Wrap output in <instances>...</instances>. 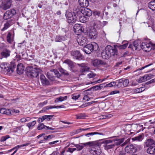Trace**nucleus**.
Instances as JSON below:
<instances>
[{"label": "nucleus", "instance_id": "nucleus-1", "mask_svg": "<svg viewBox=\"0 0 155 155\" xmlns=\"http://www.w3.org/2000/svg\"><path fill=\"white\" fill-rule=\"evenodd\" d=\"M101 145L100 143L98 141L89 142L86 143H82L79 144H75L74 146L77 148V151H80L82 150L83 148L86 146H94L96 147H99Z\"/></svg>", "mask_w": 155, "mask_h": 155}, {"label": "nucleus", "instance_id": "nucleus-2", "mask_svg": "<svg viewBox=\"0 0 155 155\" xmlns=\"http://www.w3.org/2000/svg\"><path fill=\"white\" fill-rule=\"evenodd\" d=\"M140 145L130 144L126 146L125 148V150L127 153H134L136 152L137 149H140Z\"/></svg>", "mask_w": 155, "mask_h": 155}, {"label": "nucleus", "instance_id": "nucleus-3", "mask_svg": "<svg viewBox=\"0 0 155 155\" xmlns=\"http://www.w3.org/2000/svg\"><path fill=\"white\" fill-rule=\"evenodd\" d=\"M40 70L34 68H30L27 69L26 72V74L29 77L32 78L37 77L39 73L40 72Z\"/></svg>", "mask_w": 155, "mask_h": 155}, {"label": "nucleus", "instance_id": "nucleus-4", "mask_svg": "<svg viewBox=\"0 0 155 155\" xmlns=\"http://www.w3.org/2000/svg\"><path fill=\"white\" fill-rule=\"evenodd\" d=\"M87 31L89 35V37L91 39H94L97 37V32L94 28L90 27Z\"/></svg>", "mask_w": 155, "mask_h": 155}, {"label": "nucleus", "instance_id": "nucleus-5", "mask_svg": "<svg viewBox=\"0 0 155 155\" xmlns=\"http://www.w3.org/2000/svg\"><path fill=\"white\" fill-rule=\"evenodd\" d=\"M77 15L72 12H69L66 15L68 22L69 24H73L77 20Z\"/></svg>", "mask_w": 155, "mask_h": 155}, {"label": "nucleus", "instance_id": "nucleus-6", "mask_svg": "<svg viewBox=\"0 0 155 155\" xmlns=\"http://www.w3.org/2000/svg\"><path fill=\"white\" fill-rule=\"evenodd\" d=\"M16 14V10L14 9L8 10L4 13L3 18L4 19L7 20L12 17Z\"/></svg>", "mask_w": 155, "mask_h": 155}, {"label": "nucleus", "instance_id": "nucleus-7", "mask_svg": "<svg viewBox=\"0 0 155 155\" xmlns=\"http://www.w3.org/2000/svg\"><path fill=\"white\" fill-rule=\"evenodd\" d=\"M71 56L73 58L78 60H83L84 57L81 54L80 52L78 51H72L71 52Z\"/></svg>", "mask_w": 155, "mask_h": 155}, {"label": "nucleus", "instance_id": "nucleus-8", "mask_svg": "<svg viewBox=\"0 0 155 155\" xmlns=\"http://www.w3.org/2000/svg\"><path fill=\"white\" fill-rule=\"evenodd\" d=\"M78 44L81 46H84L87 44V39L86 37L81 35L79 36L77 39Z\"/></svg>", "mask_w": 155, "mask_h": 155}, {"label": "nucleus", "instance_id": "nucleus-9", "mask_svg": "<svg viewBox=\"0 0 155 155\" xmlns=\"http://www.w3.org/2000/svg\"><path fill=\"white\" fill-rule=\"evenodd\" d=\"M116 45H114V47L110 45H107L105 48V49L107 52L110 55V57L114 55L116 53Z\"/></svg>", "mask_w": 155, "mask_h": 155}, {"label": "nucleus", "instance_id": "nucleus-10", "mask_svg": "<svg viewBox=\"0 0 155 155\" xmlns=\"http://www.w3.org/2000/svg\"><path fill=\"white\" fill-rule=\"evenodd\" d=\"M82 26L79 24H75L74 26V32L78 35H80L83 32Z\"/></svg>", "mask_w": 155, "mask_h": 155}, {"label": "nucleus", "instance_id": "nucleus-11", "mask_svg": "<svg viewBox=\"0 0 155 155\" xmlns=\"http://www.w3.org/2000/svg\"><path fill=\"white\" fill-rule=\"evenodd\" d=\"M59 75V72L56 69L51 70L50 71L47 73V75L48 78L51 79L54 77V75L58 77Z\"/></svg>", "mask_w": 155, "mask_h": 155}, {"label": "nucleus", "instance_id": "nucleus-12", "mask_svg": "<svg viewBox=\"0 0 155 155\" xmlns=\"http://www.w3.org/2000/svg\"><path fill=\"white\" fill-rule=\"evenodd\" d=\"M93 65L95 67L102 66L106 64V62L101 60L98 59H94L92 61Z\"/></svg>", "mask_w": 155, "mask_h": 155}, {"label": "nucleus", "instance_id": "nucleus-13", "mask_svg": "<svg viewBox=\"0 0 155 155\" xmlns=\"http://www.w3.org/2000/svg\"><path fill=\"white\" fill-rule=\"evenodd\" d=\"M140 46L143 51L146 52L149 51L152 49L150 42L147 43L145 42H143L141 44Z\"/></svg>", "mask_w": 155, "mask_h": 155}, {"label": "nucleus", "instance_id": "nucleus-14", "mask_svg": "<svg viewBox=\"0 0 155 155\" xmlns=\"http://www.w3.org/2000/svg\"><path fill=\"white\" fill-rule=\"evenodd\" d=\"M12 3V0H6L3 2L2 5V9L4 10H6L11 7Z\"/></svg>", "mask_w": 155, "mask_h": 155}, {"label": "nucleus", "instance_id": "nucleus-15", "mask_svg": "<svg viewBox=\"0 0 155 155\" xmlns=\"http://www.w3.org/2000/svg\"><path fill=\"white\" fill-rule=\"evenodd\" d=\"M144 145L147 147L155 145V140L150 138L147 139L144 142Z\"/></svg>", "mask_w": 155, "mask_h": 155}, {"label": "nucleus", "instance_id": "nucleus-16", "mask_svg": "<svg viewBox=\"0 0 155 155\" xmlns=\"http://www.w3.org/2000/svg\"><path fill=\"white\" fill-rule=\"evenodd\" d=\"M96 134L103 135V134L102 133L94 132L87 134L85 135V136H86V139L89 140H91L94 138V135Z\"/></svg>", "mask_w": 155, "mask_h": 155}, {"label": "nucleus", "instance_id": "nucleus-17", "mask_svg": "<svg viewBox=\"0 0 155 155\" xmlns=\"http://www.w3.org/2000/svg\"><path fill=\"white\" fill-rule=\"evenodd\" d=\"M81 6L78 5H75L73 8V12H72L74 14L79 16L80 14H82V10L81 11Z\"/></svg>", "mask_w": 155, "mask_h": 155}, {"label": "nucleus", "instance_id": "nucleus-18", "mask_svg": "<svg viewBox=\"0 0 155 155\" xmlns=\"http://www.w3.org/2000/svg\"><path fill=\"white\" fill-rule=\"evenodd\" d=\"M83 50L87 54H89L93 51L92 44H89L84 46Z\"/></svg>", "mask_w": 155, "mask_h": 155}, {"label": "nucleus", "instance_id": "nucleus-19", "mask_svg": "<svg viewBox=\"0 0 155 155\" xmlns=\"http://www.w3.org/2000/svg\"><path fill=\"white\" fill-rule=\"evenodd\" d=\"M40 80L42 85L44 86H48L50 84L49 81L43 75H40Z\"/></svg>", "mask_w": 155, "mask_h": 155}, {"label": "nucleus", "instance_id": "nucleus-20", "mask_svg": "<svg viewBox=\"0 0 155 155\" xmlns=\"http://www.w3.org/2000/svg\"><path fill=\"white\" fill-rule=\"evenodd\" d=\"M113 141V140H110L106 141V145L104 146V148L106 150H108L112 148L115 146V144H110V143H112Z\"/></svg>", "mask_w": 155, "mask_h": 155}, {"label": "nucleus", "instance_id": "nucleus-21", "mask_svg": "<svg viewBox=\"0 0 155 155\" xmlns=\"http://www.w3.org/2000/svg\"><path fill=\"white\" fill-rule=\"evenodd\" d=\"M82 14L84 15L90 16L92 14V11L89 8H84V9H82Z\"/></svg>", "mask_w": 155, "mask_h": 155}, {"label": "nucleus", "instance_id": "nucleus-22", "mask_svg": "<svg viewBox=\"0 0 155 155\" xmlns=\"http://www.w3.org/2000/svg\"><path fill=\"white\" fill-rule=\"evenodd\" d=\"M16 65L15 63L12 62H11L10 65L8 67V74H10L12 73L16 68Z\"/></svg>", "mask_w": 155, "mask_h": 155}, {"label": "nucleus", "instance_id": "nucleus-23", "mask_svg": "<svg viewBox=\"0 0 155 155\" xmlns=\"http://www.w3.org/2000/svg\"><path fill=\"white\" fill-rule=\"evenodd\" d=\"M101 56L103 59H108L110 57V55L107 52L105 48L102 51Z\"/></svg>", "mask_w": 155, "mask_h": 155}, {"label": "nucleus", "instance_id": "nucleus-24", "mask_svg": "<svg viewBox=\"0 0 155 155\" xmlns=\"http://www.w3.org/2000/svg\"><path fill=\"white\" fill-rule=\"evenodd\" d=\"M0 70H1V71L6 73V74H8V67L4 63H2L0 65Z\"/></svg>", "mask_w": 155, "mask_h": 155}, {"label": "nucleus", "instance_id": "nucleus-25", "mask_svg": "<svg viewBox=\"0 0 155 155\" xmlns=\"http://www.w3.org/2000/svg\"><path fill=\"white\" fill-rule=\"evenodd\" d=\"M78 2L81 7H87L89 5V1L88 0H79Z\"/></svg>", "mask_w": 155, "mask_h": 155}, {"label": "nucleus", "instance_id": "nucleus-26", "mask_svg": "<svg viewBox=\"0 0 155 155\" xmlns=\"http://www.w3.org/2000/svg\"><path fill=\"white\" fill-rule=\"evenodd\" d=\"M24 68L22 64H18L17 68V71L18 74H22L23 73Z\"/></svg>", "mask_w": 155, "mask_h": 155}, {"label": "nucleus", "instance_id": "nucleus-27", "mask_svg": "<svg viewBox=\"0 0 155 155\" xmlns=\"http://www.w3.org/2000/svg\"><path fill=\"white\" fill-rule=\"evenodd\" d=\"M44 128L46 130L47 129L51 130H54L55 129L54 128L46 126L44 125L43 123L39 124L37 127L38 129V130H41Z\"/></svg>", "mask_w": 155, "mask_h": 155}, {"label": "nucleus", "instance_id": "nucleus-28", "mask_svg": "<svg viewBox=\"0 0 155 155\" xmlns=\"http://www.w3.org/2000/svg\"><path fill=\"white\" fill-rule=\"evenodd\" d=\"M11 51L10 50L5 49L1 52V55L3 57L7 58L10 55Z\"/></svg>", "mask_w": 155, "mask_h": 155}, {"label": "nucleus", "instance_id": "nucleus-29", "mask_svg": "<svg viewBox=\"0 0 155 155\" xmlns=\"http://www.w3.org/2000/svg\"><path fill=\"white\" fill-rule=\"evenodd\" d=\"M7 41L9 43H12L14 41L12 33L8 32L6 36Z\"/></svg>", "mask_w": 155, "mask_h": 155}, {"label": "nucleus", "instance_id": "nucleus-30", "mask_svg": "<svg viewBox=\"0 0 155 155\" xmlns=\"http://www.w3.org/2000/svg\"><path fill=\"white\" fill-rule=\"evenodd\" d=\"M63 63L67 64L71 69L73 68L74 67V62L69 59H67L65 60L63 62Z\"/></svg>", "mask_w": 155, "mask_h": 155}, {"label": "nucleus", "instance_id": "nucleus-31", "mask_svg": "<svg viewBox=\"0 0 155 155\" xmlns=\"http://www.w3.org/2000/svg\"><path fill=\"white\" fill-rule=\"evenodd\" d=\"M149 8L154 11L155 10V0H153L149 2L148 4Z\"/></svg>", "mask_w": 155, "mask_h": 155}, {"label": "nucleus", "instance_id": "nucleus-32", "mask_svg": "<svg viewBox=\"0 0 155 155\" xmlns=\"http://www.w3.org/2000/svg\"><path fill=\"white\" fill-rule=\"evenodd\" d=\"M147 152L150 154H153L155 153V145L150 146L148 148Z\"/></svg>", "mask_w": 155, "mask_h": 155}, {"label": "nucleus", "instance_id": "nucleus-33", "mask_svg": "<svg viewBox=\"0 0 155 155\" xmlns=\"http://www.w3.org/2000/svg\"><path fill=\"white\" fill-rule=\"evenodd\" d=\"M143 139V136L141 135H140L138 136L135 137L131 138V140L132 141H141Z\"/></svg>", "mask_w": 155, "mask_h": 155}, {"label": "nucleus", "instance_id": "nucleus-34", "mask_svg": "<svg viewBox=\"0 0 155 155\" xmlns=\"http://www.w3.org/2000/svg\"><path fill=\"white\" fill-rule=\"evenodd\" d=\"M78 15L79 16H77V20L79 19V21L82 23H84L86 21V18L84 16H83V14H80Z\"/></svg>", "mask_w": 155, "mask_h": 155}, {"label": "nucleus", "instance_id": "nucleus-35", "mask_svg": "<svg viewBox=\"0 0 155 155\" xmlns=\"http://www.w3.org/2000/svg\"><path fill=\"white\" fill-rule=\"evenodd\" d=\"M67 98V96H65L64 97L60 96L59 97H58L56 98L54 101V102L56 103L58 102L59 101H63L66 100Z\"/></svg>", "mask_w": 155, "mask_h": 155}, {"label": "nucleus", "instance_id": "nucleus-36", "mask_svg": "<svg viewBox=\"0 0 155 155\" xmlns=\"http://www.w3.org/2000/svg\"><path fill=\"white\" fill-rule=\"evenodd\" d=\"M145 90L144 87H141L134 89L133 92L135 93H138L144 91Z\"/></svg>", "mask_w": 155, "mask_h": 155}, {"label": "nucleus", "instance_id": "nucleus-37", "mask_svg": "<svg viewBox=\"0 0 155 155\" xmlns=\"http://www.w3.org/2000/svg\"><path fill=\"white\" fill-rule=\"evenodd\" d=\"M118 84H117V87H124L123 79H120L117 80Z\"/></svg>", "mask_w": 155, "mask_h": 155}, {"label": "nucleus", "instance_id": "nucleus-38", "mask_svg": "<svg viewBox=\"0 0 155 155\" xmlns=\"http://www.w3.org/2000/svg\"><path fill=\"white\" fill-rule=\"evenodd\" d=\"M93 51H97L98 49V45L95 42H93L92 43Z\"/></svg>", "mask_w": 155, "mask_h": 155}, {"label": "nucleus", "instance_id": "nucleus-39", "mask_svg": "<svg viewBox=\"0 0 155 155\" xmlns=\"http://www.w3.org/2000/svg\"><path fill=\"white\" fill-rule=\"evenodd\" d=\"M134 47L135 50H140V46L139 45L137 41H134L133 43Z\"/></svg>", "mask_w": 155, "mask_h": 155}, {"label": "nucleus", "instance_id": "nucleus-40", "mask_svg": "<svg viewBox=\"0 0 155 155\" xmlns=\"http://www.w3.org/2000/svg\"><path fill=\"white\" fill-rule=\"evenodd\" d=\"M52 107H51V106H47L43 107L42 110L40 111V112L41 113L46 112L47 110L49 109H52Z\"/></svg>", "mask_w": 155, "mask_h": 155}, {"label": "nucleus", "instance_id": "nucleus-41", "mask_svg": "<svg viewBox=\"0 0 155 155\" xmlns=\"http://www.w3.org/2000/svg\"><path fill=\"white\" fill-rule=\"evenodd\" d=\"M124 140V138L121 139H117V146L118 145H120L122 144V143Z\"/></svg>", "mask_w": 155, "mask_h": 155}, {"label": "nucleus", "instance_id": "nucleus-42", "mask_svg": "<svg viewBox=\"0 0 155 155\" xmlns=\"http://www.w3.org/2000/svg\"><path fill=\"white\" fill-rule=\"evenodd\" d=\"M116 84V82L114 81L111 82L108 84H106L104 86V87H111L115 86Z\"/></svg>", "mask_w": 155, "mask_h": 155}, {"label": "nucleus", "instance_id": "nucleus-43", "mask_svg": "<svg viewBox=\"0 0 155 155\" xmlns=\"http://www.w3.org/2000/svg\"><path fill=\"white\" fill-rule=\"evenodd\" d=\"M128 43H125L122 45H117V47H118V48L120 49H124L126 48L128 46Z\"/></svg>", "mask_w": 155, "mask_h": 155}, {"label": "nucleus", "instance_id": "nucleus-44", "mask_svg": "<svg viewBox=\"0 0 155 155\" xmlns=\"http://www.w3.org/2000/svg\"><path fill=\"white\" fill-rule=\"evenodd\" d=\"M64 40L63 38L60 36H57L56 37L55 41L56 42H61Z\"/></svg>", "mask_w": 155, "mask_h": 155}, {"label": "nucleus", "instance_id": "nucleus-45", "mask_svg": "<svg viewBox=\"0 0 155 155\" xmlns=\"http://www.w3.org/2000/svg\"><path fill=\"white\" fill-rule=\"evenodd\" d=\"M45 120L49 121L54 116V115H44Z\"/></svg>", "mask_w": 155, "mask_h": 155}, {"label": "nucleus", "instance_id": "nucleus-46", "mask_svg": "<svg viewBox=\"0 0 155 155\" xmlns=\"http://www.w3.org/2000/svg\"><path fill=\"white\" fill-rule=\"evenodd\" d=\"M36 124V122L35 121H33L31 122H30L28 123L27 126L30 128L31 127H33Z\"/></svg>", "mask_w": 155, "mask_h": 155}, {"label": "nucleus", "instance_id": "nucleus-47", "mask_svg": "<svg viewBox=\"0 0 155 155\" xmlns=\"http://www.w3.org/2000/svg\"><path fill=\"white\" fill-rule=\"evenodd\" d=\"M145 77V75L143 77H140L138 80V82L139 83H142V82H145L146 81Z\"/></svg>", "mask_w": 155, "mask_h": 155}, {"label": "nucleus", "instance_id": "nucleus-48", "mask_svg": "<svg viewBox=\"0 0 155 155\" xmlns=\"http://www.w3.org/2000/svg\"><path fill=\"white\" fill-rule=\"evenodd\" d=\"M8 21H7L6 22L8 23L10 26L12 25L13 24H14L15 22V21L14 20L13 18H10L9 19H8Z\"/></svg>", "mask_w": 155, "mask_h": 155}, {"label": "nucleus", "instance_id": "nucleus-49", "mask_svg": "<svg viewBox=\"0 0 155 155\" xmlns=\"http://www.w3.org/2000/svg\"><path fill=\"white\" fill-rule=\"evenodd\" d=\"M30 120V118L28 117L26 118H23L20 120V121L21 123H24L26 121H29Z\"/></svg>", "mask_w": 155, "mask_h": 155}, {"label": "nucleus", "instance_id": "nucleus-50", "mask_svg": "<svg viewBox=\"0 0 155 155\" xmlns=\"http://www.w3.org/2000/svg\"><path fill=\"white\" fill-rule=\"evenodd\" d=\"M123 84L124 87H127L129 83V81L127 79H123Z\"/></svg>", "mask_w": 155, "mask_h": 155}, {"label": "nucleus", "instance_id": "nucleus-51", "mask_svg": "<svg viewBox=\"0 0 155 155\" xmlns=\"http://www.w3.org/2000/svg\"><path fill=\"white\" fill-rule=\"evenodd\" d=\"M60 71L62 74H64L65 75L68 76L69 75L68 72L66 71L62 68L61 69Z\"/></svg>", "mask_w": 155, "mask_h": 155}, {"label": "nucleus", "instance_id": "nucleus-52", "mask_svg": "<svg viewBox=\"0 0 155 155\" xmlns=\"http://www.w3.org/2000/svg\"><path fill=\"white\" fill-rule=\"evenodd\" d=\"M9 138H10V137L8 135H7L5 136L2 137L0 139V141L1 142L4 141H5L6 139Z\"/></svg>", "mask_w": 155, "mask_h": 155}, {"label": "nucleus", "instance_id": "nucleus-53", "mask_svg": "<svg viewBox=\"0 0 155 155\" xmlns=\"http://www.w3.org/2000/svg\"><path fill=\"white\" fill-rule=\"evenodd\" d=\"M10 25H9L8 23L6 22L4 25V27L2 29V31H4V30L7 29L10 26Z\"/></svg>", "mask_w": 155, "mask_h": 155}, {"label": "nucleus", "instance_id": "nucleus-54", "mask_svg": "<svg viewBox=\"0 0 155 155\" xmlns=\"http://www.w3.org/2000/svg\"><path fill=\"white\" fill-rule=\"evenodd\" d=\"M76 119H82L84 118V116L83 114H80L78 115H76Z\"/></svg>", "mask_w": 155, "mask_h": 155}, {"label": "nucleus", "instance_id": "nucleus-55", "mask_svg": "<svg viewBox=\"0 0 155 155\" xmlns=\"http://www.w3.org/2000/svg\"><path fill=\"white\" fill-rule=\"evenodd\" d=\"M152 76L151 74L145 75V77L146 81H147L150 79L152 78Z\"/></svg>", "mask_w": 155, "mask_h": 155}, {"label": "nucleus", "instance_id": "nucleus-56", "mask_svg": "<svg viewBox=\"0 0 155 155\" xmlns=\"http://www.w3.org/2000/svg\"><path fill=\"white\" fill-rule=\"evenodd\" d=\"M5 111L4 114H5L8 115H11V110L10 109H5Z\"/></svg>", "mask_w": 155, "mask_h": 155}, {"label": "nucleus", "instance_id": "nucleus-57", "mask_svg": "<svg viewBox=\"0 0 155 155\" xmlns=\"http://www.w3.org/2000/svg\"><path fill=\"white\" fill-rule=\"evenodd\" d=\"M90 129V128H86V129H82V128L79 129H78L76 131V133L78 134V133H79L81 132V131L87 130L88 129Z\"/></svg>", "mask_w": 155, "mask_h": 155}, {"label": "nucleus", "instance_id": "nucleus-58", "mask_svg": "<svg viewBox=\"0 0 155 155\" xmlns=\"http://www.w3.org/2000/svg\"><path fill=\"white\" fill-rule=\"evenodd\" d=\"M48 103V101H45L43 102H41L38 104V106L39 107H41L45 105H46Z\"/></svg>", "mask_w": 155, "mask_h": 155}, {"label": "nucleus", "instance_id": "nucleus-59", "mask_svg": "<svg viewBox=\"0 0 155 155\" xmlns=\"http://www.w3.org/2000/svg\"><path fill=\"white\" fill-rule=\"evenodd\" d=\"M44 120H45V118L44 116H43L38 118V123H40L41 122H43Z\"/></svg>", "mask_w": 155, "mask_h": 155}, {"label": "nucleus", "instance_id": "nucleus-60", "mask_svg": "<svg viewBox=\"0 0 155 155\" xmlns=\"http://www.w3.org/2000/svg\"><path fill=\"white\" fill-rule=\"evenodd\" d=\"M89 69L88 67L85 66L84 68H82L81 70L82 72H85L87 71Z\"/></svg>", "mask_w": 155, "mask_h": 155}, {"label": "nucleus", "instance_id": "nucleus-61", "mask_svg": "<svg viewBox=\"0 0 155 155\" xmlns=\"http://www.w3.org/2000/svg\"><path fill=\"white\" fill-rule=\"evenodd\" d=\"M130 139H128L126 140L121 145V146L123 147L125 146V145H126V144L129 143L130 142Z\"/></svg>", "mask_w": 155, "mask_h": 155}, {"label": "nucleus", "instance_id": "nucleus-62", "mask_svg": "<svg viewBox=\"0 0 155 155\" xmlns=\"http://www.w3.org/2000/svg\"><path fill=\"white\" fill-rule=\"evenodd\" d=\"M95 74L93 73H90L87 74V76L89 78H93L96 76Z\"/></svg>", "mask_w": 155, "mask_h": 155}, {"label": "nucleus", "instance_id": "nucleus-63", "mask_svg": "<svg viewBox=\"0 0 155 155\" xmlns=\"http://www.w3.org/2000/svg\"><path fill=\"white\" fill-rule=\"evenodd\" d=\"M95 90L97 91L100 90V87H99V85H97L95 86H94L92 87Z\"/></svg>", "mask_w": 155, "mask_h": 155}, {"label": "nucleus", "instance_id": "nucleus-64", "mask_svg": "<svg viewBox=\"0 0 155 155\" xmlns=\"http://www.w3.org/2000/svg\"><path fill=\"white\" fill-rule=\"evenodd\" d=\"M61 155H70L69 153L66 151H64L62 152Z\"/></svg>", "mask_w": 155, "mask_h": 155}]
</instances>
